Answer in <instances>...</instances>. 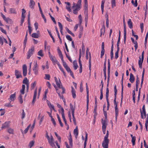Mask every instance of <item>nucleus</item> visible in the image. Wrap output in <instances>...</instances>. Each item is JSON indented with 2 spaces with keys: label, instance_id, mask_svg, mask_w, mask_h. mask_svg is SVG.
<instances>
[{
  "label": "nucleus",
  "instance_id": "nucleus-19",
  "mask_svg": "<svg viewBox=\"0 0 148 148\" xmlns=\"http://www.w3.org/2000/svg\"><path fill=\"white\" fill-rule=\"evenodd\" d=\"M9 13L10 14H16V9L13 8H10L9 9Z\"/></svg>",
  "mask_w": 148,
  "mask_h": 148
},
{
  "label": "nucleus",
  "instance_id": "nucleus-47",
  "mask_svg": "<svg viewBox=\"0 0 148 148\" xmlns=\"http://www.w3.org/2000/svg\"><path fill=\"white\" fill-rule=\"evenodd\" d=\"M47 31H48V32L50 36L51 37V38H52V40H53V42H54L55 41V40H54V38L53 37V36H52L51 32H49L48 30H47Z\"/></svg>",
  "mask_w": 148,
  "mask_h": 148
},
{
  "label": "nucleus",
  "instance_id": "nucleus-14",
  "mask_svg": "<svg viewBox=\"0 0 148 148\" xmlns=\"http://www.w3.org/2000/svg\"><path fill=\"white\" fill-rule=\"evenodd\" d=\"M73 133L76 138H77L78 134V131L77 126L76 128L74 130Z\"/></svg>",
  "mask_w": 148,
  "mask_h": 148
},
{
  "label": "nucleus",
  "instance_id": "nucleus-31",
  "mask_svg": "<svg viewBox=\"0 0 148 148\" xmlns=\"http://www.w3.org/2000/svg\"><path fill=\"white\" fill-rule=\"evenodd\" d=\"M110 60H108V74H110Z\"/></svg>",
  "mask_w": 148,
  "mask_h": 148
},
{
  "label": "nucleus",
  "instance_id": "nucleus-11",
  "mask_svg": "<svg viewBox=\"0 0 148 148\" xmlns=\"http://www.w3.org/2000/svg\"><path fill=\"white\" fill-rule=\"evenodd\" d=\"M105 31V27L104 25V22L103 23V25L102 26V28L100 29V36H101L102 34H104Z\"/></svg>",
  "mask_w": 148,
  "mask_h": 148
},
{
  "label": "nucleus",
  "instance_id": "nucleus-2",
  "mask_svg": "<svg viewBox=\"0 0 148 148\" xmlns=\"http://www.w3.org/2000/svg\"><path fill=\"white\" fill-rule=\"evenodd\" d=\"M123 27H124V43H125V41L126 40V26L125 21V18L124 16L123 19Z\"/></svg>",
  "mask_w": 148,
  "mask_h": 148
},
{
  "label": "nucleus",
  "instance_id": "nucleus-59",
  "mask_svg": "<svg viewBox=\"0 0 148 148\" xmlns=\"http://www.w3.org/2000/svg\"><path fill=\"white\" fill-rule=\"evenodd\" d=\"M25 113L24 112V110H22V117L21 118L22 119H23L25 116Z\"/></svg>",
  "mask_w": 148,
  "mask_h": 148
},
{
  "label": "nucleus",
  "instance_id": "nucleus-6",
  "mask_svg": "<svg viewBox=\"0 0 148 148\" xmlns=\"http://www.w3.org/2000/svg\"><path fill=\"white\" fill-rule=\"evenodd\" d=\"M61 114L62 118L64 122L65 125L66 126H68V128H69V125L67 123L66 121V120L65 118V117L64 115V110L63 108H61Z\"/></svg>",
  "mask_w": 148,
  "mask_h": 148
},
{
  "label": "nucleus",
  "instance_id": "nucleus-3",
  "mask_svg": "<svg viewBox=\"0 0 148 148\" xmlns=\"http://www.w3.org/2000/svg\"><path fill=\"white\" fill-rule=\"evenodd\" d=\"M109 140L108 138H104L102 143V145L104 148H108Z\"/></svg>",
  "mask_w": 148,
  "mask_h": 148
},
{
  "label": "nucleus",
  "instance_id": "nucleus-1",
  "mask_svg": "<svg viewBox=\"0 0 148 148\" xmlns=\"http://www.w3.org/2000/svg\"><path fill=\"white\" fill-rule=\"evenodd\" d=\"M46 137L47 138L48 143L50 146L52 147L56 148V147L54 144V140L53 139V137L52 135H51L49 137L47 133L46 132Z\"/></svg>",
  "mask_w": 148,
  "mask_h": 148
},
{
  "label": "nucleus",
  "instance_id": "nucleus-17",
  "mask_svg": "<svg viewBox=\"0 0 148 148\" xmlns=\"http://www.w3.org/2000/svg\"><path fill=\"white\" fill-rule=\"evenodd\" d=\"M130 82L132 83H133L134 81V75L132 73L130 74V78L129 79Z\"/></svg>",
  "mask_w": 148,
  "mask_h": 148
},
{
  "label": "nucleus",
  "instance_id": "nucleus-33",
  "mask_svg": "<svg viewBox=\"0 0 148 148\" xmlns=\"http://www.w3.org/2000/svg\"><path fill=\"white\" fill-rule=\"evenodd\" d=\"M57 118L58 119V121L59 122V123L60 124V126L62 127L63 126V124L61 121L60 118V117L59 115L58 114H57Z\"/></svg>",
  "mask_w": 148,
  "mask_h": 148
},
{
  "label": "nucleus",
  "instance_id": "nucleus-9",
  "mask_svg": "<svg viewBox=\"0 0 148 148\" xmlns=\"http://www.w3.org/2000/svg\"><path fill=\"white\" fill-rule=\"evenodd\" d=\"M10 122L9 121L5 122V123L2 124L1 129H3L9 127L10 126Z\"/></svg>",
  "mask_w": 148,
  "mask_h": 148
},
{
  "label": "nucleus",
  "instance_id": "nucleus-49",
  "mask_svg": "<svg viewBox=\"0 0 148 148\" xmlns=\"http://www.w3.org/2000/svg\"><path fill=\"white\" fill-rule=\"evenodd\" d=\"M136 139V138L135 137L132 138V143L133 145H135Z\"/></svg>",
  "mask_w": 148,
  "mask_h": 148
},
{
  "label": "nucleus",
  "instance_id": "nucleus-8",
  "mask_svg": "<svg viewBox=\"0 0 148 148\" xmlns=\"http://www.w3.org/2000/svg\"><path fill=\"white\" fill-rule=\"evenodd\" d=\"M23 84H25L26 85V89L27 91H28L29 87V82L28 80L26 77H25L22 82Z\"/></svg>",
  "mask_w": 148,
  "mask_h": 148
},
{
  "label": "nucleus",
  "instance_id": "nucleus-15",
  "mask_svg": "<svg viewBox=\"0 0 148 148\" xmlns=\"http://www.w3.org/2000/svg\"><path fill=\"white\" fill-rule=\"evenodd\" d=\"M65 69L66 70V71L70 73V75L71 76L73 77L74 78V76L73 74V73L71 71L70 69L69 66H67V67L65 68Z\"/></svg>",
  "mask_w": 148,
  "mask_h": 148
},
{
  "label": "nucleus",
  "instance_id": "nucleus-16",
  "mask_svg": "<svg viewBox=\"0 0 148 148\" xmlns=\"http://www.w3.org/2000/svg\"><path fill=\"white\" fill-rule=\"evenodd\" d=\"M84 11H88V4L87 0H84Z\"/></svg>",
  "mask_w": 148,
  "mask_h": 148
},
{
  "label": "nucleus",
  "instance_id": "nucleus-54",
  "mask_svg": "<svg viewBox=\"0 0 148 148\" xmlns=\"http://www.w3.org/2000/svg\"><path fill=\"white\" fill-rule=\"evenodd\" d=\"M4 39V38L3 37L0 36V42L1 43L2 45L3 44Z\"/></svg>",
  "mask_w": 148,
  "mask_h": 148
},
{
  "label": "nucleus",
  "instance_id": "nucleus-7",
  "mask_svg": "<svg viewBox=\"0 0 148 148\" xmlns=\"http://www.w3.org/2000/svg\"><path fill=\"white\" fill-rule=\"evenodd\" d=\"M80 7L74 5L72 6V8L73 9V12L74 14H77V12L80 10Z\"/></svg>",
  "mask_w": 148,
  "mask_h": 148
},
{
  "label": "nucleus",
  "instance_id": "nucleus-50",
  "mask_svg": "<svg viewBox=\"0 0 148 148\" xmlns=\"http://www.w3.org/2000/svg\"><path fill=\"white\" fill-rule=\"evenodd\" d=\"M34 141H31L30 142L29 145L30 148H31L34 145Z\"/></svg>",
  "mask_w": 148,
  "mask_h": 148
},
{
  "label": "nucleus",
  "instance_id": "nucleus-27",
  "mask_svg": "<svg viewBox=\"0 0 148 148\" xmlns=\"http://www.w3.org/2000/svg\"><path fill=\"white\" fill-rule=\"evenodd\" d=\"M88 11H84V13L85 15V22L87 23L88 21Z\"/></svg>",
  "mask_w": 148,
  "mask_h": 148
},
{
  "label": "nucleus",
  "instance_id": "nucleus-36",
  "mask_svg": "<svg viewBox=\"0 0 148 148\" xmlns=\"http://www.w3.org/2000/svg\"><path fill=\"white\" fill-rule=\"evenodd\" d=\"M8 132L10 134H13L14 130L11 128H8L7 129Z\"/></svg>",
  "mask_w": 148,
  "mask_h": 148
},
{
  "label": "nucleus",
  "instance_id": "nucleus-29",
  "mask_svg": "<svg viewBox=\"0 0 148 148\" xmlns=\"http://www.w3.org/2000/svg\"><path fill=\"white\" fill-rule=\"evenodd\" d=\"M127 24L130 28L132 29V23L131 19H129L127 22Z\"/></svg>",
  "mask_w": 148,
  "mask_h": 148
},
{
  "label": "nucleus",
  "instance_id": "nucleus-34",
  "mask_svg": "<svg viewBox=\"0 0 148 148\" xmlns=\"http://www.w3.org/2000/svg\"><path fill=\"white\" fill-rule=\"evenodd\" d=\"M58 26L59 27L60 29V31L62 34V29H63V27L62 25V24L58 22Z\"/></svg>",
  "mask_w": 148,
  "mask_h": 148
},
{
  "label": "nucleus",
  "instance_id": "nucleus-12",
  "mask_svg": "<svg viewBox=\"0 0 148 148\" xmlns=\"http://www.w3.org/2000/svg\"><path fill=\"white\" fill-rule=\"evenodd\" d=\"M15 73L17 78H19L22 77L21 72H19L17 70H15Z\"/></svg>",
  "mask_w": 148,
  "mask_h": 148
},
{
  "label": "nucleus",
  "instance_id": "nucleus-44",
  "mask_svg": "<svg viewBox=\"0 0 148 148\" xmlns=\"http://www.w3.org/2000/svg\"><path fill=\"white\" fill-rule=\"evenodd\" d=\"M34 64L33 68V69H38V67L37 64V62L34 61Z\"/></svg>",
  "mask_w": 148,
  "mask_h": 148
},
{
  "label": "nucleus",
  "instance_id": "nucleus-53",
  "mask_svg": "<svg viewBox=\"0 0 148 148\" xmlns=\"http://www.w3.org/2000/svg\"><path fill=\"white\" fill-rule=\"evenodd\" d=\"M66 38L68 40L70 41H72V39L70 36L67 35L66 36Z\"/></svg>",
  "mask_w": 148,
  "mask_h": 148
},
{
  "label": "nucleus",
  "instance_id": "nucleus-38",
  "mask_svg": "<svg viewBox=\"0 0 148 148\" xmlns=\"http://www.w3.org/2000/svg\"><path fill=\"white\" fill-rule=\"evenodd\" d=\"M89 69L90 70V69L91 68V57L90 55V53H89Z\"/></svg>",
  "mask_w": 148,
  "mask_h": 148
},
{
  "label": "nucleus",
  "instance_id": "nucleus-23",
  "mask_svg": "<svg viewBox=\"0 0 148 148\" xmlns=\"http://www.w3.org/2000/svg\"><path fill=\"white\" fill-rule=\"evenodd\" d=\"M16 96V93H14V94H12L10 96V97L9 98L10 100L11 101H13L14 100V98Z\"/></svg>",
  "mask_w": 148,
  "mask_h": 148
},
{
  "label": "nucleus",
  "instance_id": "nucleus-52",
  "mask_svg": "<svg viewBox=\"0 0 148 148\" xmlns=\"http://www.w3.org/2000/svg\"><path fill=\"white\" fill-rule=\"evenodd\" d=\"M81 0H79L77 4L76 5L77 6H79L80 7L81 5Z\"/></svg>",
  "mask_w": 148,
  "mask_h": 148
},
{
  "label": "nucleus",
  "instance_id": "nucleus-32",
  "mask_svg": "<svg viewBox=\"0 0 148 148\" xmlns=\"http://www.w3.org/2000/svg\"><path fill=\"white\" fill-rule=\"evenodd\" d=\"M105 1V0H102L101 1V8L102 10V13L103 14V8L104 4Z\"/></svg>",
  "mask_w": 148,
  "mask_h": 148
},
{
  "label": "nucleus",
  "instance_id": "nucleus-5",
  "mask_svg": "<svg viewBox=\"0 0 148 148\" xmlns=\"http://www.w3.org/2000/svg\"><path fill=\"white\" fill-rule=\"evenodd\" d=\"M79 58L78 60V62L79 63V73H81L82 72V64L81 63V61L80 60V58L81 56V49H80L79 50Z\"/></svg>",
  "mask_w": 148,
  "mask_h": 148
},
{
  "label": "nucleus",
  "instance_id": "nucleus-37",
  "mask_svg": "<svg viewBox=\"0 0 148 148\" xmlns=\"http://www.w3.org/2000/svg\"><path fill=\"white\" fill-rule=\"evenodd\" d=\"M101 120V123L102 125H107V121L106 119L104 120H103V119H102Z\"/></svg>",
  "mask_w": 148,
  "mask_h": 148
},
{
  "label": "nucleus",
  "instance_id": "nucleus-35",
  "mask_svg": "<svg viewBox=\"0 0 148 148\" xmlns=\"http://www.w3.org/2000/svg\"><path fill=\"white\" fill-rule=\"evenodd\" d=\"M73 67L75 70H76L78 67L77 62L74 61L73 62Z\"/></svg>",
  "mask_w": 148,
  "mask_h": 148
},
{
  "label": "nucleus",
  "instance_id": "nucleus-24",
  "mask_svg": "<svg viewBox=\"0 0 148 148\" xmlns=\"http://www.w3.org/2000/svg\"><path fill=\"white\" fill-rule=\"evenodd\" d=\"M114 108H115V113L116 121L117 117L118 115L119 110H118V108H117V107L115 106Z\"/></svg>",
  "mask_w": 148,
  "mask_h": 148
},
{
  "label": "nucleus",
  "instance_id": "nucleus-42",
  "mask_svg": "<svg viewBox=\"0 0 148 148\" xmlns=\"http://www.w3.org/2000/svg\"><path fill=\"white\" fill-rule=\"evenodd\" d=\"M36 84V81H34V82L32 83L31 86V88L32 89H33L34 87L35 86Z\"/></svg>",
  "mask_w": 148,
  "mask_h": 148
},
{
  "label": "nucleus",
  "instance_id": "nucleus-55",
  "mask_svg": "<svg viewBox=\"0 0 148 148\" xmlns=\"http://www.w3.org/2000/svg\"><path fill=\"white\" fill-rule=\"evenodd\" d=\"M140 28L141 29L142 32H143V23H141L140 25Z\"/></svg>",
  "mask_w": 148,
  "mask_h": 148
},
{
  "label": "nucleus",
  "instance_id": "nucleus-61",
  "mask_svg": "<svg viewBox=\"0 0 148 148\" xmlns=\"http://www.w3.org/2000/svg\"><path fill=\"white\" fill-rule=\"evenodd\" d=\"M33 70L34 74L36 75H37L38 74V69H33Z\"/></svg>",
  "mask_w": 148,
  "mask_h": 148
},
{
  "label": "nucleus",
  "instance_id": "nucleus-46",
  "mask_svg": "<svg viewBox=\"0 0 148 148\" xmlns=\"http://www.w3.org/2000/svg\"><path fill=\"white\" fill-rule=\"evenodd\" d=\"M89 53H90V52H89V49H88L87 48L86 50V59H88V55H89Z\"/></svg>",
  "mask_w": 148,
  "mask_h": 148
},
{
  "label": "nucleus",
  "instance_id": "nucleus-30",
  "mask_svg": "<svg viewBox=\"0 0 148 148\" xmlns=\"http://www.w3.org/2000/svg\"><path fill=\"white\" fill-rule=\"evenodd\" d=\"M143 60L142 61V60H141L140 56L139 57V60L138 61V65L139 66V68L141 69L142 68V64L143 62Z\"/></svg>",
  "mask_w": 148,
  "mask_h": 148
},
{
  "label": "nucleus",
  "instance_id": "nucleus-56",
  "mask_svg": "<svg viewBox=\"0 0 148 148\" xmlns=\"http://www.w3.org/2000/svg\"><path fill=\"white\" fill-rule=\"evenodd\" d=\"M37 94V89L36 88L34 91L33 97L36 98Z\"/></svg>",
  "mask_w": 148,
  "mask_h": 148
},
{
  "label": "nucleus",
  "instance_id": "nucleus-43",
  "mask_svg": "<svg viewBox=\"0 0 148 148\" xmlns=\"http://www.w3.org/2000/svg\"><path fill=\"white\" fill-rule=\"evenodd\" d=\"M132 3L134 5L135 7H136L137 6V0L135 1V2L134 3V1L133 0L131 1Z\"/></svg>",
  "mask_w": 148,
  "mask_h": 148
},
{
  "label": "nucleus",
  "instance_id": "nucleus-28",
  "mask_svg": "<svg viewBox=\"0 0 148 148\" xmlns=\"http://www.w3.org/2000/svg\"><path fill=\"white\" fill-rule=\"evenodd\" d=\"M51 60L54 64H56L58 65V64H60L59 62L54 57L52 58Z\"/></svg>",
  "mask_w": 148,
  "mask_h": 148
},
{
  "label": "nucleus",
  "instance_id": "nucleus-62",
  "mask_svg": "<svg viewBox=\"0 0 148 148\" xmlns=\"http://www.w3.org/2000/svg\"><path fill=\"white\" fill-rule=\"evenodd\" d=\"M25 16H21V25H22Z\"/></svg>",
  "mask_w": 148,
  "mask_h": 148
},
{
  "label": "nucleus",
  "instance_id": "nucleus-57",
  "mask_svg": "<svg viewBox=\"0 0 148 148\" xmlns=\"http://www.w3.org/2000/svg\"><path fill=\"white\" fill-rule=\"evenodd\" d=\"M105 50L101 49V58H102L104 54Z\"/></svg>",
  "mask_w": 148,
  "mask_h": 148
},
{
  "label": "nucleus",
  "instance_id": "nucleus-20",
  "mask_svg": "<svg viewBox=\"0 0 148 148\" xmlns=\"http://www.w3.org/2000/svg\"><path fill=\"white\" fill-rule=\"evenodd\" d=\"M71 89L72 95L73 97V98H75L76 97L75 91L73 86L71 87Z\"/></svg>",
  "mask_w": 148,
  "mask_h": 148
},
{
  "label": "nucleus",
  "instance_id": "nucleus-58",
  "mask_svg": "<svg viewBox=\"0 0 148 148\" xmlns=\"http://www.w3.org/2000/svg\"><path fill=\"white\" fill-rule=\"evenodd\" d=\"M111 3L112 4V7H115V0H112Z\"/></svg>",
  "mask_w": 148,
  "mask_h": 148
},
{
  "label": "nucleus",
  "instance_id": "nucleus-21",
  "mask_svg": "<svg viewBox=\"0 0 148 148\" xmlns=\"http://www.w3.org/2000/svg\"><path fill=\"white\" fill-rule=\"evenodd\" d=\"M65 3L67 5L66 6V8L69 12H71V10L70 8L71 6L69 2H65Z\"/></svg>",
  "mask_w": 148,
  "mask_h": 148
},
{
  "label": "nucleus",
  "instance_id": "nucleus-10",
  "mask_svg": "<svg viewBox=\"0 0 148 148\" xmlns=\"http://www.w3.org/2000/svg\"><path fill=\"white\" fill-rule=\"evenodd\" d=\"M23 75L25 76L27 74V67L25 64H24L23 66Z\"/></svg>",
  "mask_w": 148,
  "mask_h": 148
},
{
  "label": "nucleus",
  "instance_id": "nucleus-22",
  "mask_svg": "<svg viewBox=\"0 0 148 148\" xmlns=\"http://www.w3.org/2000/svg\"><path fill=\"white\" fill-rule=\"evenodd\" d=\"M131 40L132 42L134 43L135 45L134 47L136 50L138 47V44L136 41H135L133 38H131Z\"/></svg>",
  "mask_w": 148,
  "mask_h": 148
},
{
  "label": "nucleus",
  "instance_id": "nucleus-41",
  "mask_svg": "<svg viewBox=\"0 0 148 148\" xmlns=\"http://www.w3.org/2000/svg\"><path fill=\"white\" fill-rule=\"evenodd\" d=\"M70 107L71 110V112H74L75 108L71 103L70 104Z\"/></svg>",
  "mask_w": 148,
  "mask_h": 148
},
{
  "label": "nucleus",
  "instance_id": "nucleus-40",
  "mask_svg": "<svg viewBox=\"0 0 148 148\" xmlns=\"http://www.w3.org/2000/svg\"><path fill=\"white\" fill-rule=\"evenodd\" d=\"M32 36L33 38H37L38 37V35L37 33H34L32 34Z\"/></svg>",
  "mask_w": 148,
  "mask_h": 148
},
{
  "label": "nucleus",
  "instance_id": "nucleus-63",
  "mask_svg": "<svg viewBox=\"0 0 148 148\" xmlns=\"http://www.w3.org/2000/svg\"><path fill=\"white\" fill-rule=\"evenodd\" d=\"M148 37V32H147V33L146 35L145 39V44H146L147 43Z\"/></svg>",
  "mask_w": 148,
  "mask_h": 148
},
{
  "label": "nucleus",
  "instance_id": "nucleus-4",
  "mask_svg": "<svg viewBox=\"0 0 148 148\" xmlns=\"http://www.w3.org/2000/svg\"><path fill=\"white\" fill-rule=\"evenodd\" d=\"M34 47H32L29 49L27 52V59L30 58L31 56L33 54L34 52Z\"/></svg>",
  "mask_w": 148,
  "mask_h": 148
},
{
  "label": "nucleus",
  "instance_id": "nucleus-60",
  "mask_svg": "<svg viewBox=\"0 0 148 148\" xmlns=\"http://www.w3.org/2000/svg\"><path fill=\"white\" fill-rule=\"evenodd\" d=\"M50 78V75L48 74H45V77L44 78L47 80H49Z\"/></svg>",
  "mask_w": 148,
  "mask_h": 148
},
{
  "label": "nucleus",
  "instance_id": "nucleus-51",
  "mask_svg": "<svg viewBox=\"0 0 148 148\" xmlns=\"http://www.w3.org/2000/svg\"><path fill=\"white\" fill-rule=\"evenodd\" d=\"M97 105H95L94 110V112L95 114L94 115H95L96 116L97 115V113L96 112V110L97 108Z\"/></svg>",
  "mask_w": 148,
  "mask_h": 148
},
{
  "label": "nucleus",
  "instance_id": "nucleus-45",
  "mask_svg": "<svg viewBox=\"0 0 148 148\" xmlns=\"http://www.w3.org/2000/svg\"><path fill=\"white\" fill-rule=\"evenodd\" d=\"M38 55L41 57H42L43 56V54L42 53V50H40L38 52Z\"/></svg>",
  "mask_w": 148,
  "mask_h": 148
},
{
  "label": "nucleus",
  "instance_id": "nucleus-64",
  "mask_svg": "<svg viewBox=\"0 0 148 148\" xmlns=\"http://www.w3.org/2000/svg\"><path fill=\"white\" fill-rule=\"evenodd\" d=\"M51 118V121L52 122L53 124L54 125H56V123L54 120V119L53 118V117H52Z\"/></svg>",
  "mask_w": 148,
  "mask_h": 148
},
{
  "label": "nucleus",
  "instance_id": "nucleus-48",
  "mask_svg": "<svg viewBox=\"0 0 148 148\" xmlns=\"http://www.w3.org/2000/svg\"><path fill=\"white\" fill-rule=\"evenodd\" d=\"M30 127L31 125H29L27 127V128L24 130V132L25 134H26L27 132L28 131V130Z\"/></svg>",
  "mask_w": 148,
  "mask_h": 148
},
{
  "label": "nucleus",
  "instance_id": "nucleus-18",
  "mask_svg": "<svg viewBox=\"0 0 148 148\" xmlns=\"http://www.w3.org/2000/svg\"><path fill=\"white\" fill-rule=\"evenodd\" d=\"M35 5V2L33 0H30L29 6L30 8L33 9Z\"/></svg>",
  "mask_w": 148,
  "mask_h": 148
},
{
  "label": "nucleus",
  "instance_id": "nucleus-39",
  "mask_svg": "<svg viewBox=\"0 0 148 148\" xmlns=\"http://www.w3.org/2000/svg\"><path fill=\"white\" fill-rule=\"evenodd\" d=\"M56 84L59 88H61V85H62L59 79V82H56Z\"/></svg>",
  "mask_w": 148,
  "mask_h": 148
},
{
  "label": "nucleus",
  "instance_id": "nucleus-25",
  "mask_svg": "<svg viewBox=\"0 0 148 148\" xmlns=\"http://www.w3.org/2000/svg\"><path fill=\"white\" fill-rule=\"evenodd\" d=\"M25 87V86L24 84L22 85V88L20 90V92L22 95H23L24 94Z\"/></svg>",
  "mask_w": 148,
  "mask_h": 148
},
{
  "label": "nucleus",
  "instance_id": "nucleus-13",
  "mask_svg": "<svg viewBox=\"0 0 148 148\" xmlns=\"http://www.w3.org/2000/svg\"><path fill=\"white\" fill-rule=\"evenodd\" d=\"M140 111L141 114V118L143 119L145 118L146 116V111H142L141 109H140Z\"/></svg>",
  "mask_w": 148,
  "mask_h": 148
},
{
  "label": "nucleus",
  "instance_id": "nucleus-26",
  "mask_svg": "<svg viewBox=\"0 0 148 148\" xmlns=\"http://www.w3.org/2000/svg\"><path fill=\"white\" fill-rule=\"evenodd\" d=\"M109 90L108 89V88H107L106 90V97L107 101H109V99H108V97L109 96Z\"/></svg>",
  "mask_w": 148,
  "mask_h": 148
}]
</instances>
